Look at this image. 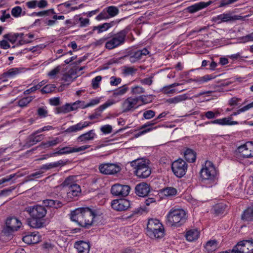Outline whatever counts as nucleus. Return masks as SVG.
I'll return each mask as SVG.
<instances>
[{
	"label": "nucleus",
	"instance_id": "nucleus-25",
	"mask_svg": "<svg viewBox=\"0 0 253 253\" xmlns=\"http://www.w3.org/2000/svg\"><path fill=\"white\" fill-rule=\"evenodd\" d=\"M211 3L210 1L207 2L201 1L188 6L187 10L189 13H193L208 6Z\"/></svg>",
	"mask_w": 253,
	"mask_h": 253
},
{
	"label": "nucleus",
	"instance_id": "nucleus-64",
	"mask_svg": "<svg viewBox=\"0 0 253 253\" xmlns=\"http://www.w3.org/2000/svg\"><path fill=\"white\" fill-rule=\"evenodd\" d=\"M100 130L104 134L110 133L112 131V127L109 125H104L101 127Z\"/></svg>",
	"mask_w": 253,
	"mask_h": 253
},
{
	"label": "nucleus",
	"instance_id": "nucleus-10",
	"mask_svg": "<svg viewBox=\"0 0 253 253\" xmlns=\"http://www.w3.org/2000/svg\"><path fill=\"white\" fill-rule=\"evenodd\" d=\"M99 169L101 173L109 175L117 173L121 169L119 165L110 163L101 164L100 165Z\"/></svg>",
	"mask_w": 253,
	"mask_h": 253
},
{
	"label": "nucleus",
	"instance_id": "nucleus-54",
	"mask_svg": "<svg viewBox=\"0 0 253 253\" xmlns=\"http://www.w3.org/2000/svg\"><path fill=\"white\" fill-rule=\"evenodd\" d=\"M215 77L211 75H206L203 77L199 78V80H197L199 84H202L204 83L207 82L211 79H214Z\"/></svg>",
	"mask_w": 253,
	"mask_h": 253
},
{
	"label": "nucleus",
	"instance_id": "nucleus-43",
	"mask_svg": "<svg viewBox=\"0 0 253 253\" xmlns=\"http://www.w3.org/2000/svg\"><path fill=\"white\" fill-rule=\"evenodd\" d=\"M227 208V206L224 203H219L216 204L213 208L214 213L219 215L223 214Z\"/></svg>",
	"mask_w": 253,
	"mask_h": 253
},
{
	"label": "nucleus",
	"instance_id": "nucleus-4",
	"mask_svg": "<svg viewBox=\"0 0 253 253\" xmlns=\"http://www.w3.org/2000/svg\"><path fill=\"white\" fill-rule=\"evenodd\" d=\"M128 32V29L125 28L116 34H109L105 43V47L108 50H112L123 45L126 42Z\"/></svg>",
	"mask_w": 253,
	"mask_h": 253
},
{
	"label": "nucleus",
	"instance_id": "nucleus-34",
	"mask_svg": "<svg viewBox=\"0 0 253 253\" xmlns=\"http://www.w3.org/2000/svg\"><path fill=\"white\" fill-rule=\"evenodd\" d=\"M22 71V69L20 68H13L9 69L7 72L3 73L4 77L12 78L20 74Z\"/></svg>",
	"mask_w": 253,
	"mask_h": 253
},
{
	"label": "nucleus",
	"instance_id": "nucleus-60",
	"mask_svg": "<svg viewBox=\"0 0 253 253\" xmlns=\"http://www.w3.org/2000/svg\"><path fill=\"white\" fill-rule=\"evenodd\" d=\"M22 12V8L20 6H15L11 10V14L15 17H18L20 16Z\"/></svg>",
	"mask_w": 253,
	"mask_h": 253
},
{
	"label": "nucleus",
	"instance_id": "nucleus-57",
	"mask_svg": "<svg viewBox=\"0 0 253 253\" xmlns=\"http://www.w3.org/2000/svg\"><path fill=\"white\" fill-rule=\"evenodd\" d=\"M38 115L41 118H45L47 116L48 111L45 107H40L37 110Z\"/></svg>",
	"mask_w": 253,
	"mask_h": 253
},
{
	"label": "nucleus",
	"instance_id": "nucleus-55",
	"mask_svg": "<svg viewBox=\"0 0 253 253\" xmlns=\"http://www.w3.org/2000/svg\"><path fill=\"white\" fill-rule=\"evenodd\" d=\"M131 92L133 94H140L144 93L145 92V89L142 87L137 85L131 88Z\"/></svg>",
	"mask_w": 253,
	"mask_h": 253
},
{
	"label": "nucleus",
	"instance_id": "nucleus-58",
	"mask_svg": "<svg viewBox=\"0 0 253 253\" xmlns=\"http://www.w3.org/2000/svg\"><path fill=\"white\" fill-rule=\"evenodd\" d=\"M241 99L236 97H233L228 100V104L231 106H236L241 102Z\"/></svg>",
	"mask_w": 253,
	"mask_h": 253
},
{
	"label": "nucleus",
	"instance_id": "nucleus-27",
	"mask_svg": "<svg viewBox=\"0 0 253 253\" xmlns=\"http://www.w3.org/2000/svg\"><path fill=\"white\" fill-rule=\"evenodd\" d=\"M22 239L23 242L27 244H35L40 241L41 237L39 235L33 233L24 236Z\"/></svg>",
	"mask_w": 253,
	"mask_h": 253
},
{
	"label": "nucleus",
	"instance_id": "nucleus-13",
	"mask_svg": "<svg viewBox=\"0 0 253 253\" xmlns=\"http://www.w3.org/2000/svg\"><path fill=\"white\" fill-rule=\"evenodd\" d=\"M240 15H232L230 13H224L213 18V20L218 24L222 22H228L241 19Z\"/></svg>",
	"mask_w": 253,
	"mask_h": 253
},
{
	"label": "nucleus",
	"instance_id": "nucleus-12",
	"mask_svg": "<svg viewBox=\"0 0 253 253\" xmlns=\"http://www.w3.org/2000/svg\"><path fill=\"white\" fill-rule=\"evenodd\" d=\"M238 150L243 158L253 157V142H248L239 146Z\"/></svg>",
	"mask_w": 253,
	"mask_h": 253
},
{
	"label": "nucleus",
	"instance_id": "nucleus-62",
	"mask_svg": "<svg viewBox=\"0 0 253 253\" xmlns=\"http://www.w3.org/2000/svg\"><path fill=\"white\" fill-rule=\"evenodd\" d=\"M122 79L120 78H117L112 76L110 78V84L112 86H117L121 83Z\"/></svg>",
	"mask_w": 253,
	"mask_h": 253
},
{
	"label": "nucleus",
	"instance_id": "nucleus-52",
	"mask_svg": "<svg viewBox=\"0 0 253 253\" xmlns=\"http://www.w3.org/2000/svg\"><path fill=\"white\" fill-rule=\"evenodd\" d=\"M61 67L60 66H57L55 68L51 70L49 72H48L47 75L50 77V78L54 79L56 75L59 73Z\"/></svg>",
	"mask_w": 253,
	"mask_h": 253
},
{
	"label": "nucleus",
	"instance_id": "nucleus-56",
	"mask_svg": "<svg viewBox=\"0 0 253 253\" xmlns=\"http://www.w3.org/2000/svg\"><path fill=\"white\" fill-rule=\"evenodd\" d=\"M239 0H220L219 7L227 6L234 3Z\"/></svg>",
	"mask_w": 253,
	"mask_h": 253
},
{
	"label": "nucleus",
	"instance_id": "nucleus-14",
	"mask_svg": "<svg viewBox=\"0 0 253 253\" xmlns=\"http://www.w3.org/2000/svg\"><path fill=\"white\" fill-rule=\"evenodd\" d=\"M90 147L89 145H84L79 147H72L70 146L60 149L54 154L58 155L68 154L70 153L83 151Z\"/></svg>",
	"mask_w": 253,
	"mask_h": 253
},
{
	"label": "nucleus",
	"instance_id": "nucleus-24",
	"mask_svg": "<svg viewBox=\"0 0 253 253\" xmlns=\"http://www.w3.org/2000/svg\"><path fill=\"white\" fill-rule=\"evenodd\" d=\"M96 137L94 130H90L86 133L80 135L77 138V141L79 142H85L93 140Z\"/></svg>",
	"mask_w": 253,
	"mask_h": 253
},
{
	"label": "nucleus",
	"instance_id": "nucleus-9",
	"mask_svg": "<svg viewBox=\"0 0 253 253\" xmlns=\"http://www.w3.org/2000/svg\"><path fill=\"white\" fill-rule=\"evenodd\" d=\"M233 251L235 253H253V241L240 242L233 248Z\"/></svg>",
	"mask_w": 253,
	"mask_h": 253
},
{
	"label": "nucleus",
	"instance_id": "nucleus-38",
	"mask_svg": "<svg viewBox=\"0 0 253 253\" xmlns=\"http://www.w3.org/2000/svg\"><path fill=\"white\" fill-rule=\"evenodd\" d=\"M128 89L127 85L125 84L114 90L112 94L113 96L114 97H117L123 96L127 92Z\"/></svg>",
	"mask_w": 253,
	"mask_h": 253
},
{
	"label": "nucleus",
	"instance_id": "nucleus-29",
	"mask_svg": "<svg viewBox=\"0 0 253 253\" xmlns=\"http://www.w3.org/2000/svg\"><path fill=\"white\" fill-rule=\"evenodd\" d=\"M191 97H189L187 94H183L176 96L173 98H169L167 100V103L169 104H176L184 101L187 99H191Z\"/></svg>",
	"mask_w": 253,
	"mask_h": 253
},
{
	"label": "nucleus",
	"instance_id": "nucleus-30",
	"mask_svg": "<svg viewBox=\"0 0 253 253\" xmlns=\"http://www.w3.org/2000/svg\"><path fill=\"white\" fill-rule=\"evenodd\" d=\"M65 165L66 163L63 160H60L57 162L43 165L41 167V169L44 171L58 167H62Z\"/></svg>",
	"mask_w": 253,
	"mask_h": 253
},
{
	"label": "nucleus",
	"instance_id": "nucleus-20",
	"mask_svg": "<svg viewBox=\"0 0 253 253\" xmlns=\"http://www.w3.org/2000/svg\"><path fill=\"white\" fill-rule=\"evenodd\" d=\"M43 139V135L42 134L37 135L34 132L30 135L26 140L25 146L30 147L38 142L41 141Z\"/></svg>",
	"mask_w": 253,
	"mask_h": 253
},
{
	"label": "nucleus",
	"instance_id": "nucleus-41",
	"mask_svg": "<svg viewBox=\"0 0 253 253\" xmlns=\"http://www.w3.org/2000/svg\"><path fill=\"white\" fill-rule=\"evenodd\" d=\"M52 19L46 20L45 21L44 23L46 25L48 26H53L57 23V20H64L65 16L64 15L58 16L56 13L53 14Z\"/></svg>",
	"mask_w": 253,
	"mask_h": 253
},
{
	"label": "nucleus",
	"instance_id": "nucleus-6",
	"mask_svg": "<svg viewBox=\"0 0 253 253\" xmlns=\"http://www.w3.org/2000/svg\"><path fill=\"white\" fill-rule=\"evenodd\" d=\"M164 228L157 219H150L147 223V235L151 239H161L164 236Z\"/></svg>",
	"mask_w": 253,
	"mask_h": 253
},
{
	"label": "nucleus",
	"instance_id": "nucleus-7",
	"mask_svg": "<svg viewBox=\"0 0 253 253\" xmlns=\"http://www.w3.org/2000/svg\"><path fill=\"white\" fill-rule=\"evenodd\" d=\"M217 174L216 169L213 164L207 161L200 171V175L203 180L214 181Z\"/></svg>",
	"mask_w": 253,
	"mask_h": 253
},
{
	"label": "nucleus",
	"instance_id": "nucleus-23",
	"mask_svg": "<svg viewBox=\"0 0 253 253\" xmlns=\"http://www.w3.org/2000/svg\"><path fill=\"white\" fill-rule=\"evenodd\" d=\"M74 247L77 250L78 253H89V244L83 241L76 242L74 245Z\"/></svg>",
	"mask_w": 253,
	"mask_h": 253
},
{
	"label": "nucleus",
	"instance_id": "nucleus-8",
	"mask_svg": "<svg viewBox=\"0 0 253 253\" xmlns=\"http://www.w3.org/2000/svg\"><path fill=\"white\" fill-rule=\"evenodd\" d=\"M171 169L175 176L178 177H182L186 173L187 165L184 160L179 159L172 163Z\"/></svg>",
	"mask_w": 253,
	"mask_h": 253
},
{
	"label": "nucleus",
	"instance_id": "nucleus-48",
	"mask_svg": "<svg viewBox=\"0 0 253 253\" xmlns=\"http://www.w3.org/2000/svg\"><path fill=\"white\" fill-rule=\"evenodd\" d=\"M100 102V99L98 98H96L94 99H92L90 100V101L85 104L84 102V106H82V109H84L89 107L93 106L94 105H97Z\"/></svg>",
	"mask_w": 253,
	"mask_h": 253
},
{
	"label": "nucleus",
	"instance_id": "nucleus-18",
	"mask_svg": "<svg viewBox=\"0 0 253 253\" xmlns=\"http://www.w3.org/2000/svg\"><path fill=\"white\" fill-rule=\"evenodd\" d=\"M67 188V199L68 200H71L77 197L81 192V187L78 184H73Z\"/></svg>",
	"mask_w": 253,
	"mask_h": 253
},
{
	"label": "nucleus",
	"instance_id": "nucleus-61",
	"mask_svg": "<svg viewBox=\"0 0 253 253\" xmlns=\"http://www.w3.org/2000/svg\"><path fill=\"white\" fill-rule=\"evenodd\" d=\"M143 116L145 119L149 120L155 116V112L152 110H147L143 113Z\"/></svg>",
	"mask_w": 253,
	"mask_h": 253
},
{
	"label": "nucleus",
	"instance_id": "nucleus-50",
	"mask_svg": "<svg viewBox=\"0 0 253 253\" xmlns=\"http://www.w3.org/2000/svg\"><path fill=\"white\" fill-rule=\"evenodd\" d=\"M35 14L37 16H43L45 15H50L51 14H55V12L54 9L51 8L46 10L36 12L35 13Z\"/></svg>",
	"mask_w": 253,
	"mask_h": 253
},
{
	"label": "nucleus",
	"instance_id": "nucleus-1",
	"mask_svg": "<svg viewBox=\"0 0 253 253\" xmlns=\"http://www.w3.org/2000/svg\"><path fill=\"white\" fill-rule=\"evenodd\" d=\"M25 211L27 212L32 218L28 219V224L32 228L39 229L43 227L45 221L43 219L46 215L47 210L44 206L37 205L26 207Z\"/></svg>",
	"mask_w": 253,
	"mask_h": 253
},
{
	"label": "nucleus",
	"instance_id": "nucleus-3",
	"mask_svg": "<svg viewBox=\"0 0 253 253\" xmlns=\"http://www.w3.org/2000/svg\"><path fill=\"white\" fill-rule=\"evenodd\" d=\"M186 211L182 209H171L166 215V223L170 226L179 227L186 222Z\"/></svg>",
	"mask_w": 253,
	"mask_h": 253
},
{
	"label": "nucleus",
	"instance_id": "nucleus-16",
	"mask_svg": "<svg viewBox=\"0 0 253 253\" xmlns=\"http://www.w3.org/2000/svg\"><path fill=\"white\" fill-rule=\"evenodd\" d=\"M130 206L129 201L126 199L114 200L111 202L112 208L117 211L127 210Z\"/></svg>",
	"mask_w": 253,
	"mask_h": 253
},
{
	"label": "nucleus",
	"instance_id": "nucleus-46",
	"mask_svg": "<svg viewBox=\"0 0 253 253\" xmlns=\"http://www.w3.org/2000/svg\"><path fill=\"white\" fill-rule=\"evenodd\" d=\"M34 99L33 96H28L23 97L18 101V104L20 107H23L26 106Z\"/></svg>",
	"mask_w": 253,
	"mask_h": 253
},
{
	"label": "nucleus",
	"instance_id": "nucleus-36",
	"mask_svg": "<svg viewBox=\"0 0 253 253\" xmlns=\"http://www.w3.org/2000/svg\"><path fill=\"white\" fill-rule=\"evenodd\" d=\"M199 232L197 229H191L186 232L185 237L188 241L192 242L197 240L199 236Z\"/></svg>",
	"mask_w": 253,
	"mask_h": 253
},
{
	"label": "nucleus",
	"instance_id": "nucleus-2",
	"mask_svg": "<svg viewBox=\"0 0 253 253\" xmlns=\"http://www.w3.org/2000/svg\"><path fill=\"white\" fill-rule=\"evenodd\" d=\"M94 217V212L88 208H78L70 215L72 221L85 228H89L92 225Z\"/></svg>",
	"mask_w": 253,
	"mask_h": 253
},
{
	"label": "nucleus",
	"instance_id": "nucleus-19",
	"mask_svg": "<svg viewBox=\"0 0 253 253\" xmlns=\"http://www.w3.org/2000/svg\"><path fill=\"white\" fill-rule=\"evenodd\" d=\"M135 193L139 197H145L150 192V186L146 183L137 184L135 188Z\"/></svg>",
	"mask_w": 253,
	"mask_h": 253
},
{
	"label": "nucleus",
	"instance_id": "nucleus-40",
	"mask_svg": "<svg viewBox=\"0 0 253 253\" xmlns=\"http://www.w3.org/2000/svg\"><path fill=\"white\" fill-rule=\"evenodd\" d=\"M182 84L174 83L169 85L165 86L163 87L162 91L165 94H172L175 92V89L173 88L180 85Z\"/></svg>",
	"mask_w": 253,
	"mask_h": 253
},
{
	"label": "nucleus",
	"instance_id": "nucleus-44",
	"mask_svg": "<svg viewBox=\"0 0 253 253\" xmlns=\"http://www.w3.org/2000/svg\"><path fill=\"white\" fill-rule=\"evenodd\" d=\"M106 11L109 18L113 17L118 14L119 9L115 6H110L106 8Z\"/></svg>",
	"mask_w": 253,
	"mask_h": 253
},
{
	"label": "nucleus",
	"instance_id": "nucleus-15",
	"mask_svg": "<svg viewBox=\"0 0 253 253\" xmlns=\"http://www.w3.org/2000/svg\"><path fill=\"white\" fill-rule=\"evenodd\" d=\"M138 98L128 97L122 103V108L123 112H127L137 107Z\"/></svg>",
	"mask_w": 253,
	"mask_h": 253
},
{
	"label": "nucleus",
	"instance_id": "nucleus-51",
	"mask_svg": "<svg viewBox=\"0 0 253 253\" xmlns=\"http://www.w3.org/2000/svg\"><path fill=\"white\" fill-rule=\"evenodd\" d=\"M75 176H70L67 177L63 183V185L68 188L69 186L76 184L75 183Z\"/></svg>",
	"mask_w": 253,
	"mask_h": 253
},
{
	"label": "nucleus",
	"instance_id": "nucleus-26",
	"mask_svg": "<svg viewBox=\"0 0 253 253\" xmlns=\"http://www.w3.org/2000/svg\"><path fill=\"white\" fill-rule=\"evenodd\" d=\"M5 224L15 231H17L22 225L21 222L16 217L8 218Z\"/></svg>",
	"mask_w": 253,
	"mask_h": 253
},
{
	"label": "nucleus",
	"instance_id": "nucleus-17",
	"mask_svg": "<svg viewBox=\"0 0 253 253\" xmlns=\"http://www.w3.org/2000/svg\"><path fill=\"white\" fill-rule=\"evenodd\" d=\"M149 53V51L146 48H144L142 50H138L129 56H127L129 60L131 63H135L141 59H142L144 56H146Z\"/></svg>",
	"mask_w": 253,
	"mask_h": 253
},
{
	"label": "nucleus",
	"instance_id": "nucleus-22",
	"mask_svg": "<svg viewBox=\"0 0 253 253\" xmlns=\"http://www.w3.org/2000/svg\"><path fill=\"white\" fill-rule=\"evenodd\" d=\"M92 123L89 122H81L75 125L69 127L65 132L68 133L76 132L83 129L84 128L89 126Z\"/></svg>",
	"mask_w": 253,
	"mask_h": 253
},
{
	"label": "nucleus",
	"instance_id": "nucleus-35",
	"mask_svg": "<svg viewBox=\"0 0 253 253\" xmlns=\"http://www.w3.org/2000/svg\"><path fill=\"white\" fill-rule=\"evenodd\" d=\"M185 160L190 163H193L195 161L196 158V153L191 149H187L184 153Z\"/></svg>",
	"mask_w": 253,
	"mask_h": 253
},
{
	"label": "nucleus",
	"instance_id": "nucleus-47",
	"mask_svg": "<svg viewBox=\"0 0 253 253\" xmlns=\"http://www.w3.org/2000/svg\"><path fill=\"white\" fill-rule=\"evenodd\" d=\"M44 172L43 170L41 169L38 171L32 173L27 176V180H33L34 178H40L42 176V174Z\"/></svg>",
	"mask_w": 253,
	"mask_h": 253
},
{
	"label": "nucleus",
	"instance_id": "nucleus-53",
	"mask_svg": "<svg viewBox=\"0 0 253 253\" xmlns=\"http://www.w3.org/2000/svg\"><path fill=\"white\" fill-rule=\"evenodd\" d=\"M102 80L100 76H97L92 79L91 82L92 87L93 89H96L99 86L100 82Z\"/></svg>",
	"mask_w": 253,
	"mask_h": 253
},
{
	"label": "nucleus",
	"instance_id": "nucleus-32",
	"mask_svg": "<svg viewBox=\"0 0 253 253\" xmlns=\"http://www.w3.org/2000/svg\"><path fill=\"white\" fill-rule=\"evenodd\" d=\"M42 204L45 207H48L54 208H59L63 206V204L58 200H53L51 199H46L42 201Z\"/></svg>",
	"mask_w": 253,
	"mask_h": 253
},
{
	"label": "nucleus",
	"instance_id": "nucleus-63",
	"mask_svg": "<svg viewBox=\"0 0 253 253\" xmlns=\"http://www.w3.org/2000/svg\"><path fill=\"white\" fill-rule=\"evenodd\" d=\"M136 71V69H135L133 67H125L123 69V74L125 75H133L135 73Z\"/></svg>",
	"mask_w": 253,
	"mask_h": 253
},
{
	"label": "nucleus",
	"instance_id": "nucleus-59",
	"mask_svg": "<svg viewBox=\"0 0 253 253\" xmlns=\"http://www.w3.org/2000/svg\"><path fill=\"white\" fill-rule=\"evenodd\" d=\"M71 103H66L59 108V112L66 113L72 111Z\"/></svg>",
	"mask_w": 253,
	"mask_h": 253
},
{
	"label": "nucleus",
	"instance_id": "nucleus-21",
	"mask_svg": "<svg viewBox=\"0 0 253 253\" xmlns=\"http://www.w3.org/2000/svg\"><path fill=\"white\" fill-rule=\"evenodd\" d=\"M112 101L106 102L104 104L100 105L96 110L95 112L89 116L88 118L92 120L93 119H98L101 116L102 112L108 107L113 104Z\"/></svg>",
	"mask_w": 253,
	"mask_h": 253
},
{
	"label": "nucleus",
	"instance_id": "nucleus-11",
	"mask_svg": "<svg viewBox=\"0 0 253 253\" xmlns=\"http://www.w3.org/2000/svg\"><path fill=\"white\" fill-rule=\"evenodd\" d=\"M130 188L126 185L116 184L111 188V193L115 196L125 197L128 195Z\"/></svg>",
	"mask_w": 253,
	"mask_h": 253
},
{
	"label": "nucleus",
	"instance_id": "nucleus-39",
	"mask_svg": "<svg viewBox=\"0 0 253 253\" xmlns=\"http://www.w3.org/2000/svg\"><path fill=\"white\" fill-rule=\"evenodd\" d=\"M62 141V140L61 138L59 137H56L46 142H42L41 144V146H42L44 148H46L49 147L56 146L57 144L61 142Z\"/></svg>",
	"mask_w": 253,
	"mask_h": 253
},
{
	"label": "nucleus",
	"instance_id": "nucleus-49",
	"mask_svg": "<svg viewBox=\"0 0 253 253\" xmlns=\"http://www.w3.org/2000/svg\"><path fill=\"white\" fill-rule=\"evenodd\" d=\"M55 86L54 84H49L44 86L42 89L41 92L43 94L49 93L54 90Z\"/></svg>",
	"mask_w": 253,
	"mask_h": 253
},
{
	"label": "nucleus",
	"instance_id": "nucleus-28",
	"mask_svg": "<svg viewBox=\"0 0 253 253\" xmlns=\"http://www.w3.org/2000/svg\"><path fill=\"white\" fill-rule=\"evenodd\" d=\"M241 218L245 222L253 221V204L244 211Z\"/></svg>",
	"mask_w": 253,
	"mask_h": 253
},
{
	"label": "nucleus",
	"instance_id": "nucleus-5",
	"mask_svg": "<svg viewBox=\"0 0 253 253\" xmlns=\"http://www.w3.org/2000/svg\"><path fill=\"white\" fill-rule=\"evenodd\" d=\"M130 165L134 169V173L139 178H146L150 176L151 169L148 161L144 159H136L130 162Z\"/></svg>",
	"mask_w": 253,
	"mask_h": 253
},
{
	"label": "nucleus",
	"instance_id": "nucleus-33",
	"mask_svg": "<svg viewBox=\"0 0 253 253\" xmlns=\"http://www.w3.org/2000/svg\"><path fill=\"white\" fill-rule=\"evenodd\" d=\"M211 124H216L220 125H234L238 124L236 121H231L230 118H224L220 119H217L211 122Z\"/></svg>",
	"mask_w": 253,
	"mask_h": 253
},
{
	"label": "nucleus",
	"instance_id": "nucleus-45",
	"mask_svg": "<svg viewBox=\"0 0 253 253\" xmlns=\"http://www.w3.org/2000/svg\"><path fill=\"white\" fill-rule=\"evenodd\" d=\"M75 75L73 71H69L63 74L62 80L66 83H70L73 81V76Z\"/></svg>",
	"mask_w": 253,
	"mask_h": 253
},
{
	"label": "nucleus",
	"instance_id": "nucleus-37",
	"mask_svg": "<svg viewBox=\"0 0 253 253\" xmlns=\"http://www.w3.org/2000/svg\"><path fill=\"white\" fill-rule=\"evenodd\" d=\"M161 194L167 197H171L176 195L177 190L173 187H168L162 189Z\"/></svg>",
	"mask_w": 253,
	"mask_h": 253
},
{
	"label": "nucleus",
	"instance_id": "nucleus-42",
	"mask_svg": "<svg viewBox=\"0 0 253 253\" xmlns=\"http://www.w3.org/2000/svg\"><path fill=\"white\" fill-rule=\"evenodd\" d=\"M218 243L215 240H211L208 241L205 248L208 252H212L217 249Z\"/></svg>",
	"mask_w": 253,
	"mask_h": 253
},
{
	"label": "nucleus",
	"instance_id": "nucleus-31",
	"mask_svg": "<svg viewBox=\"0 0 253 253\" xmlns=\"http://www.w3.org/2000/svg\"><path fill=\"white\" fill-rule=\"evenodd\" d=\"M115 23L111 22L109 23H104L103 24L99 25L97 26H94L92 30L97 31L98 34L107 31L108 29L114 26Z\"/></svg>",
	"mask_w": 253,
	"mask_h": 253
}]
</instances>
